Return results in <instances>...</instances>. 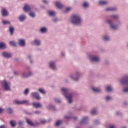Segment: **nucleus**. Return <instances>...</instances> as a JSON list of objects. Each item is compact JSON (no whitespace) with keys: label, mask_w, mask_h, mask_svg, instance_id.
I'll return each mask as SVG.
<instances>
[{"label":"nucleus","mask_w":128,"mask_h":128,"mask_svg":"<svg viewBox=\"0 0 128 128\" xmlns=\"http://www.w3.org/2000/svg\"><path fill=\"white\" fill-rule=\"evenodd\" d=\"M124 92H128V88L124 89Z\"/></svg>","instance_id":"49530a36"},{"label":"nucleus","mask_w":128,"mask_h":128,"mask_svg":"<svg viewBox=\"0 0 128 128\" xmlns=\"http://www.w3.org/2000/svg\"><path fill=\"white\" fill-rule=\"evenodd\" d=\"M108 4L106 1H104L102 0L99 1V4Z\"/></svg>","instance_id":"b1692460"},{"label":"nucleus","mask_w":128,"mask_h":128,"mask_svg":"<svg viewBox=\"0 0 128 128\" xmlns=\"http://www.w3.org/2000/svg\"><path fill=\"white\" fill-rule=\"evenodd\" d=\"M106 90L107 92H111V90H112V87H110V86H108L107 87H106Z\"/></svg>","instance_id":"bb28decb"},{"label":"nucleus","mask_w":128,"mask_h":128,"mask_svg":"<svg viewBox=\"0 0 128 128\" xmlns=\"http://www.w3.org/2000/svg\"><path fill=\"white\" fill-rule=\"evenodd\" d=\"M121 84H128V76H126V77H124L122 80H121Z\"/></svg>","instance_id":"39448f33"},{"label":"nucleus","mask_w":128,"mask_h":128,"mask_svg":"<svg viewBox=\"0 0 128 128\" xmlns=\"http://www.w3.org/2000/svg\"><path fill=\"white\" fill-rule=\"evenodd\" d=\"M19 20H20L21 22H22V20H26V16H21L19 17Z\"/></svg>","instance_id":"5701e85b"},{"label":"nucleus","mask_w":128,"mask_h":128,"mask_svg":"<svg viewBox=\"0 0 128 128\" xmlns=\"http://www.w3.org/2000/svg\"><path fill=\"white\" fill-rule=\"evenodd\" d=\"M76 76H78V73H77V74H76Z\"/></svg>","instance_id":"bf43d9fd"},{"label":"nucleus","mask_w":128,"mask_h":128,"mask_svg":"<svg viewBox=\"0 0 128 128\" xmlns=\"http://www.w3.org/2000/svg\"><path fill=\"white\" fill-rule=\"evenodd\" d=\"M22 124H24V122L22 121H20L19 122H18V124L20 126H22Z\"/></svg>","instance_id":"de8ad7c7"},{"label":"nucleus","mask_w":128,"mask_h":128,"mask_svg":"<svg viewBox=\"0 0 128 128\" xmlns=\"http://www.w3.org/2000/svg\"><path fill=\"white\" fill-rule=\"evenodd\" d=\"M112 18H118V16H112Z\"/></svg>","instance_id":"09e8293b"},{"label":"nucleus","mask_w":128,"mask_h":128,"mask_svg":"<svg viewBox=\"0 0 128 128\" xmlns=\"http://www.w3.org/2000/svg\"><path fill=\"white\" fill-rule=\"evenodd\" d=\"M40 32H46V28H41Z\"/></svg>","instance_id":"f704fd0d"},{"label":"nucleus","mask_w":128,"mask_h":128,"mask_svg":"<svg viewBox=\"0 0 128 128\" xmlns=\"http://www.w3.org/2000/svg\"><path fill=\"white\" fill-rule=\"evenodd\" d=\"M14 104H29L28 101V100H24V101H18V100H15L14 101Z\"/></svg>","instance_id":"20e7f679"},{"label":"nucleus","mask_w":128,"mask_h":128,"mask_svg":"<svg viewBox=\"0 0 128 128\" xmlns=\"http://www.w3.org/2000/svg\"><path fill=\"white\" fill-rule=\"evenodd\" d=\"M88 117H84L83 118L82 120L80 122V124H86V122H88Z\"/></svg>","instance_id":"2eb2a0df"},{"label":"nucleus","mask_w":128,"mask_h":128,"mask_svg":"<svg viewBox=\"0 0 128 128\" xmlns=\"http://www.w3.org/2000/svg\"><path fill=\"white\" fill-rule=\"evenodd\" d=\"M92 90L93 92H100V90L94 87H92Z\"/></svg>","instance_id":"a211bd4d"},{"label":"nucleus","mask_w":128,"mask_h":128,"mask_svg":"<svg viewBox=\"0 0 128 128\" xmlns=\"http://www.w3.org/2000/svg\"><path fill=\"white\" fill-rule=\"evenodd\" d=\"M109 128H116L114 126H110Z\"/></svg>","instance_id":"864d4df0"},{"label":"nucleus","mask_w":128,"mask_h":128,"mask_svg":"<svg viewBox=\"0 0 128 128\" xmlns=\"http://www.w3.org/2000/svg\"><path fill=\"white\" fill-rule=\"evenodd\" d=\"M62 90L65 94L64 96L68 98L69 104H72V94H68V89L66 88H62Z\"/></svg>","instance_id":"f03ea898"},{"label":"nucleus","mask_w":128,"mask_h":128,"mask_svg":"<svg viewBox=\"0 0 128 128\" xmlns=\"http://www.w3.org/2000/svg\"><path fill=\"white\" fill-rule=\"evenodd\" d=\"M32 75V72H29V74H26V73H23L22 74V76L23 78H28V76H30Z\"/></svg>","instance_id":"4be33fe9"},{"label":"nucleus","mask_w":128,"mask_h":128,"mask_svg":"<svg viewBox=\"0 0 128 128\" xmlns=\"http://www.w3.org/2000/svg\"><path fill=\"white\" fill-rule=\"evenodd\" d=\"M2 56L4 58H11L12 57V54L10 53L4 52L2 53Z\"/></svg>","instance_id":"9b49d317"},{"label":"nucleus","mask_w":128,"mask_h":128,"mask_svg":"<svg viewBox=\"0 0 128 128\" xmlns=\"http://www.w3.org/2000/svg\"><path fill=\"white\" fill-rule=\"evenodd\" d=\"M42 2H44V4H46V2H48V1H46V0H43Z\"/></svg>","instance_id":"5fc2aeb1"},{"label":"nucleus","mask_w":128,"mask_h":128,"mask_svg":"<svg viewBox=\"0 0 128 128\" xmlns=\"http://www.w3.org/2000/svg\"><path fill=\"white\" fill-rule=\"evenodd\" d=\"M14 74H15V75L18 74V72H14Z\"/></svg>","instance_id":"4d7b16f0"},{"label":"nucleus","mask_w":128,"mask_h":128,"mask_svg":"<svg viewBox=\"0 0 128 128\" xmlns=\"http://www.w3.org/2000/svg\"><path fill=\"white\" fill-rule=\"evenodd\" d=\"M0 128H6V126L5 125H2L1 126H0Z\"/></svg>","instance_id":"a18cd8bd"},{"label":"nucleus","mask_w":128,"mask_h":128,"mask_svg":"<svg viewBox=\"0 0 128 128\" xmlns=\"http://www.w3.org/2000/svg\"><path fill=\"white\" fill-rule=\"evenodd\" d=\"M6 110L9 114H12V108H8L6 109Z\"/></svg>","instance_id":"7c9ffc66"},{"label":"nucleus","mask_w":128,"mask_h":128,"mask_svg":"<svg viewBox=\"0 0 128 128\" xmlns=\"http://www.w3.org/2000/svg\"><path fill=\"white\" fill-rule=\"evenodd\" d=\"M32 96H33L34 98H35L36 100H40V94L38 92L32 93Z\"/></svg>","instance_id":"0eeeda50"},{"label":"nucleus","mask_w":128,"mask_h":128,"mask_svg":"<svg viewBox=\"0 0 128 128\" xmlns=\"http://www.w3.org/2000/svg\"><path fill=\"white\" fill-rule=\"evenodd\" d=\"M107 22L108 24H110V26L111 28H112L113 30H116V26L112 24V20H107Z\"/></svg>","instance_id":"6e6552de"},{"label":"nucleus","mask_w":128,"mask_h":128,"mask_svg":"<svg viewBox=\"0 0 128 128\" xmlns=\"http://www.w3.org/2000/svg\"><path fill=\"white\" fill-rule=\"evenodd\" d=\"M40 111H36L34 114H40Z\"/></svg>","instance_id":"3c124183"},{"label":"nucleus","mask_w":128,"mask_h":128,"mask_svg":"<svg viewBox=\"0 0 128 128\" xmlns=\"http://www.w3.org/2000/svg\"><path fill=\"white\" fill-rule=\"evenodd\" d=\"M10 44V46H16V42H12V41H10L9 42Z\"/></svg>","instance_id":"cd10ccee"},{"label":"nucleus","mask_w":128,"mask_h":128,"mask_svg":"<svg viewBox=\"0 0 128 128\" xmlns=\"http://www.w3.org/2000/svg\"><path fill=\"white\" fill-rule=\"evenodd\" d=\"M30 16H32V18H34L36 16V14L34 13L31 12L30 13Z\"/></svg>","instance_id":"473e14b6"},{"label":"nucleus","mask_w":128,"mask_h":128,"mask_svg":"<svg viewBox=\"0 0 128 128\" xmlns=\"http://www.w3.org/2000/svg\"><path fill=\"white\" fill-rule=\"evenodd\" d=\"M38 92H40L41 94H46V92L44 91V89L42 88L39 89Z\"/></svg>","instance_id":"c756f323"},{"label":"nucleus","mask_w":128,"mask_h":128,"mask_svg":"<svg viewBox=\"0 0 128 128\" xmlns=\"http://www.w3.org/2000/svg\"><path fill=\"white\" fill-rule=\"evenodd\" d=\"M40 122L42 124H46V120H40Z\"/></svg>","instance_id":"a19ab883"},{"label":"nucleus","mask_w":128,"mask_h":128,"mask_svg":"<svg viewBox=\"0 0 128 128\" xmlns=\"http://www.w3.org/2000/svg\"><path fill=\"white\" fill-rule=\"evenodd\" d=\"M50 66L52 70H56V65L54 64V62H50Z\"/></svg>","instance_id":"dca6fc26"},{"label":"nucleus","mask_w":128,"mask_h":128,"mask_svg":"<svg viewBox=\"0 0 128 128\" xmlns=\"http://www.w3.org/2000/svg\"><path fill=\"white\" fill-rule=\"evenodd\" d=\"M100 60V58L98 56H92L91 58L92 62H98Z\"/></svg>","instance_id":"f8f14e48"},{"label":"nucleus","mask_w":128,"mask_h":128,"mask_svg":"<svg viewBox=\"0 0 128 128\" xmlns=\"http://www.w3.org/2000/svg\"><path fill=\"white\" fill-rule=\"evenodd\" d=\"M6 44L4 42H0V48H6Z\"/></svg>","instance_id":"412c9836"},{"label":"nucleus","mask_w":128,"mask_h":128,"mask_svg":"<svg viewBox=\"0 0 128 128\" xmlns=\"http://www.w3.org/2000/svg\"><path fill=\"white\" fill-rule=\"evenodd\" d=\"M106 100H110V97L109 96H107L106 98Z\"/></svg>","instance_id":"c03bdc74"},{"label":"nucleus","mask_w":128,"mask_h":128,"mask_svg":"<svg viewBox=\"0 0 128 128\" xmlns=\"http://www.w3.org/2000/svg\"><path fill=\"white\" fill-rule=\"evenodd\" d=\"M55 4H56V8H62V4L60 2H57Z\"/></svg>","instance_id":"f3484780"},{"label":"nucleus","mask_w":128,"mask_h":128,"mask_svg":"<svg viewBox=\"0 0 128 128\" xmlns=\"http://www.w3.org/2000/svg\"><path fill=\"white\" fill-rule=\"evenodd\" d=\"M26 122H27L28 124H30V126H34V123H32V120L28 119L26 120Z\"/></svg>","instance_id":"aec40b11"},{"label":"nucleus","mask_w":128,"mask_h":128,"mask_svg":"<svg viewBox=\"0 0 128 128\" xmlns=\"http://www.w3.org/2000/svg\"><path fill=\"white\" fill-rule=\"evenodd\" d=\"M24 12H30V7L28 4H25L24 8Z\"/></svg>","instance_id":"1a4fd4ad"},{"label":"nucleus","mask_w":128,"mask_h":128,"mask_svg":"<svg viewBox=\"0 0 128 128\" xmlns=\"http://www.w3.org/2000/svg\"><path fill=\"white\" fill-rule=\"evenodd\" d=\"M9 30L10 32V34H13L14 32V27L11 26L10 27Z\"/></svg>","instance_id":"6ab92c4d"},{"label":"nucleus","mask_w":128,"mask_h":128,"mask_svg":"<svg viewBox=\"0 0 128 128\" xmlns=\"http://www.w3.org/2000/svg\"><path fill=\"white\" fill-rule=\"evenodd\" d=\"M65 118H66V120H70V116H65Z\"/></svg>","instance_id":"8fccbe9b"},{"label":"nucleus","mask_w":128,"mask_h":128,"mask_svg":"<svg viewBox=\"0 0 128 128\" xmlns=\"http://www.w3.org/2000/svg\"><path fill=\"white\" fill-rule=\"evenodd\" d=\"M62 124V120H58L56 122L55 126H60Z\"/></svg>","instance_id":"72a5a7b5"},{"label":"nucleus","mask_w":128,"mask_h":128,"mask_svg":"<svg viewBox=\"0 0 128 128\" xmlns=\"http://www.w3.org/2000/svg\"><path fill=\"white\" fill-rule=\"evenodd\" d=\"M74 120H78V118H76V117H74Z\"/></svg>","instance_id":"6e6d98bb"},{"label":"nucleus","mask_w":128,"mask_h":128,"mask_svg":"<svg viewBox=\"0 0 128 128\" xmlns=\"http://www.w3.org/2000/svg\"><path fill=\"white\" fill-rule=\"evenodd\" d=\"M30 63H31V64H32V60H30Z\"/></svg>","instance_id":"052dcab7"},{"label":"nucleus","mask_w":128,"mask_h":128,"mask_svg":"<svg viewBox=\"0 0 128 128\" xmlns=\"http://www.w3.org/2000/svg\"><path fill=\"white\" fill-rule=\"evenodd\" d=\"M106 10H116V8H107L106 9Z\"/></svg>","instance_id":"2f4dec72"},{"label":"nucleus","mask_w":128,"mask_h":128,"mask_svg":"<svg viewBox=\"0 0 128 128\" xmlns=\"http://www.w3.org/2000/svg\"><path fill=\"white\" fill-rule=\"evenodd\" d=\"M91 112H92V114H96V110H92Z\"/></svg>","instance_id":"58836bf2"},{"label":"nucleus","mask_w":128,"mask_h":128,"mask_svg":"<svg viewBox=\"0 0 128 128\" xmlns=\"http://www.w3.org/2000/svg\"><path fill=\"white\" fill-rule=\"evenodd\" d=\"M71 78H72L74 80H78V78H74V76H71Z\"/></svg>","instance_id":"37998d69"},{"label":"nucleus","mask_w":128,"mask_h":128,"mask_svg":"<svg viewBox=\"0 0 128 128\" xmlns=\"http://www.w3.org/2000/svg\"><path fill=\"white\" fill-rule=\"evenodd\" d=\"M28 58L30 60V56H28Z\"/></svg>","instance_id":"13d9d810"},{"label":"nucleus","mask_w":128,"mask_h":128,"mask_svg":"<svg viewBox=\"0 0 128 128\" xmlns=\"http://www.w3.org/2000/svg\"><path fill=\"white\" fill-rule=\"evenodd\" d=\"M34 42L36 46H40V42L38 40H35Z\"/></svg>","instance_id":"a878e982"},{"label":"nucleus","mask_w":128,"mask_h":128,"mask_svg":"<svg viewBox=\"0 0 128 128\" xmlns=\"http://www.w3.org/2000/svg\"><path fill=\"white\" fill-rule=\"evenodd\" d=\"M82 6H84V8H86V6H88V2H84L83 3Z\"/></svg>","instance_id":"c9c22d12"},{"label":"nucleus","mask_w":128,"mask_h":128,"mask_svg":"<svg viewBox=\"0 0 128 128\" xmlns=\"http://www.w3.org/2000/svg\"><path fill=\"white\" fill-rule=\"evenodd\" d=\"M2 84L6 90H10V86H8L9 84L8 83V82L6 81H3L2 82Z\"/></svg>","instance_id":"7ed1b4c3"},{"label":"nucleus","mask_w":128,"mask_h":128,"mask_svg":"<svg viewBox=\"0 0 128 128\" xmlns=\"http://www.w3.org/2000/svg\"><path fill=\"white\" fill-rule=\"evenodd\" d=\"M24 94H28V89H26L24 92Z\"/></svg>","instance_id":"79ce46f5"},{"label":"nucleus","mask_w":128,"mask_h":128,"mask_svg":"<svg viewBox=\"0 0 128 128\" xmlns=\"http://www.w3.org/2000/svg\"><path fill=\"white\" fill-rule=\"evenodd\" d=\"M10 124L12 128H14L16 126V120H11L10 121Z\"/></svg>","instance_id":"4468645a"},{"label":"nucleus","mask_w":128,"mask_h":128,"mask_svg":"<svg viewBox=\"0 0 128 128\" xmlns=\"http://www.w3.org/2000/svg\"><path fill=\"white\" fill-rule=\"evenodd\" d=\"M72 22L74 24H80L82 22L80 17L78 15H74L72 16Z\"/></svg>","instance_id":"f257e3e1"},{"label":"nucleus","mask_w":128,"mask_h":128,"mask_svg":"<svg viewBox=\"0 0 128 128\" xmlns=\"http://www.w3.org/2000/svg\"><path fill=\"white\" fill-rule=\"evenodd\" d=\"M48 14L51 16H54L56 14V12L53 11H49Z\"/></svg>","instance_id":"393cba45"},{"label":"nucleus","mask_w":128,"mask_h":128,"mask_svg":"<svg viewBox=\"0 0 128 128\" xmlns=\"http://www.w3.org/2000/svg\"><path fill=\"white\" fill-rule=\"evenodd\" d=\"M18 44L19 46H26V42H24V40L22 39H20L18 41Z\"/></svg>","instance_id":"423d86ee"},{"label":"nucleus","mask_w":128,"mask_h":128,"mask_svg":"<svg viewBox=\"0 0 128 128\" xmlns=\"http://www.w3.org/2000/svg\"><path fill=\"white\" fill-rule=\"evenodd\" d=\"M104 40H110V38L108 36H104Z\"/></svg>","instance_id":"ea45409f"},{"label":"nucleus","mask_w":128,"mask_h":128,"mask_svg":"<svg viewBox=\"0 0 128 128\" xmlns=\"http://www.w3.org/2000/svg\"><path fill=\"white\" fill-rule=\"evenodd\" d=\"M2 22L3 24H4V25L8 24H10V21H6V20H2Z\"/></svg>","instance_id":"c85d7f7f"},{"label":"nucleus","mask_w":128,"mask_h":128,"mask_svg":"<svg viewBox=\"0 0 128 128\" xmlns=\"http://www.w3.org/2000/svg\"><path fill=\"white\" fill-rule=\"evenodd\" d=\"M2 16H8V11L4 8H2Z\"/></svg>","instance_id":"9d476101"},{"label":"nucleus","mask_w":128,"mask_h":128,"mask_svg":"<svg viewBox=\"0 0 128 128\" xmlns=\"http://www.w3.org/2000/svg\"><path fill=\"white\" fill-rule=\"evenodd\" d=\"M70 10H72V8H67L66 10H64V12H68Z\"/></svg>","instance_id":"e433bc0d"},{"label":"nucleus","mask_w":128,"mask_h":128,"mask_svg":"<svg viewBox=\"0 0 128 128\" xmlns=\"http://www.w3.org/2000/svg\"><path fill=\"white\" fill-rule=\"evenodd\" d=\"M2 112H4V109L0 108V114Z\"/></svg>","instance_id":"603ef678"},{"label":"nucleus","mask_w":128,"mask_h":128,"mask_svg":"<svg viewBox=\"0 0 128 128\" xmlns=\"http://www.w3.org/2000/svg\"><path fill=\"white\" fill-rule=\"evenodd\" d=\"M54 100L56 102H58V103L60 102V99H58V98H54Z\"/></svg>","instance_id":"4c0bfd02"},{"label":"nucleus","mask_w":128,"mask_h":128,"mask_svg":"<svg viewBox=\"0 0 128 128\" xmlns=\"http://www.w3.org/2000/svg\"><path fill=\"white\" fill-rule=\"evenodd\" d=\"M33 106L34 108H42V104L40 103L34 102L33 103Z\"/></svg>","instance_id":"ddd939ff"}]
</instances>
